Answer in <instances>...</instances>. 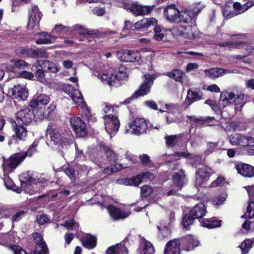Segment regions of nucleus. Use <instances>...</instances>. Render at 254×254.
I'll list each match as a JSON object with an SVG mask.
<instances>
[{"mask_svg": "<svg viewBox=\"0 0 254 254\" xmlns=\"http://www.w3.org/2000/svg\"><path fill=\"white\" fill-rule=\"evenodd\" d=\"M164 12L167 19L172 23H188L190 22L195 16L194 11L191 9L180 11L176 7L175 5L168 6L165 9Z\"/></svg>", "mask_w": 254, "mask_h": 254, "instance_id": "f257e3e1", "label": "nucleus"}, {"mask_svg": "<svg viewBox=\"0 0 254 254\" xmlns=\"http://www.w3.org/2000/svg\"><path fill=\"white\" fill-rule=\"evenodd\" d=\"M47 136L50 138V140L48 139L47 143L49 145H55L58 146H61L62 147L71 143L73 138L68 129L65 130L64 132L57 129H49Z\"/></svg>", "mask_w": 254, "mask_h": 254, "instance_id": "f03ea898", "label": "nucleus"}, {"mask_svg": "<svg viewBox=\"0 0 254 254\" xmlns=\"http://www.w3.org/2000/svg\"><path fill=\"white\" fill-rule=\"evenodd\" d=\"M19 180L22 188L26 193L31 194L34 193V191L31 190L32 185L39 184L41 189H43L47 185L46 180L41 174L31 173L29 172L22 173L19 176Z\"/></svg>", "mask_w": 254, "mask_h": 254, "instance_id": "7ed1b4c3", "label": "nucleus"}, {"mask_svg": "<svg viewBox=\"0 0 254 254\" xmlns=\"http://www.w3.org/2000/svg\"><path fill=\"white\" fill-rule=\"evenodd\" d=\"M246 35L244 34L233 35L232 36V40H236L234 43L226 42L219 44V45L221 46H232L243 49L244 51L242 55L236 56L239 58H242L250 55H254V46H252L244 41V40L246 39Z\"/></svg>", "mask_w": 254, "mask_h": 254, "instance_id": "20e7f679", "label": "nucleus"}, {"mask_svg": "<svg viewBox=\"0 0 254 254\" xmlns=\"http://www.w3.org/2000/svg\"><path fill=\"white\" fill-rule=\"evenodd\" d=\"M244 97L245 95L242 93H240L236 96L232 92H223L220 95L219 104L220 107L224 108L228 103L235 104V109L241 110L245 104Z\"/></svg>", "mask_w": 254, "mask_h": 254, "instance_id": "39448f33", "label": "nucleus"}, {"mask_svg": "<svg viewBox=\"0 0 254 254\" xmlns=\"http://www.w3.org/2000/svg\"><path fill=\"white\" fill-rule=\"evenodd\" d=\"M148 122L142 118H136L125 127V133L140 135L145 133L148 129Z\"/></svg>", "mask_w": 254, "mask_h": 254, "instance_id": "423d86ee", "label": "nucleus"}, {"mask_svg": "<svg viewBox=\"0 0 254 254\" xmlns=\"http://www.w3.org/2000/svg\"><path fill=\"white\" fill-rule=\"evenodd\" d=\"M26 156V153L21 152L12 154L8 159L4 160L2 164L4 175H7L10 172L15 169Z\"/></svg>", "mask_w": 254, "mask_h": 254, "instance_id": "0eeeda50", "label": "nucleus"}, {"mask_svg": "<svg viewBox=\"0 0 254 254\" xmlns=\"http://www.w3.org/2000/svg\"><path fill=\"white\" fill-rule=\"evenodd\" d=\"M105 128L107 133L111 135L115 134L118 131L120 123L116 115L109 114L103 117Z\"/></svg>", "mask_w": 254, "mask_h": 254, "instance_id": "6e6552de", "label": "nucleus"}, {"mask_svg": "<svg viewBox=\"0 0 254 254\" xmlns=\"http://www.w3.org/2000/svg\"><path fill=\"white\" fill-rule=\"evenodd\" d=\"M118 154H117L114 151L110 149H107L105 152L106 157L108 159L109 161L111 163H115V164L114 166H110L107 168L105 169L104 172L106 174H110L113 172H117L123 168L128 167L127 166H123L121 164L116 163V161L118 160Z\"/></svg>", "mask_w": 254, "mask_h": 254, "instance_id": "1a4fd4ad", "label": "nucleus"}, {"mask_svg": "<svg viewBox=\"0 0 254 254\" xmlns=\"http://www.w3.org/2000/svg\"><path fill=\"white\" fill-rule=\"evenodd\" d=\"M229 140L232 145L254 146V138L245 136L240 133H235L229 136Z\"/></svg>", "mask_w": 254, "mask_h": 254, "instance_id": "9d476101", "label": "nucleus"}, {"mask_svg": "<svg viewBox=\"0 0 254 254\" xmlns=\"http://www.w3.org/2000/svg\"><path fill=\"white\" fill-rule=\"evenodd\" d=\"M254 5V2L251 1H249L243 5L238 2H236L233 4L234 11L228 12L226 10H224L223 11L224 16L225 17L226 19H230L232 17L244 13Z\"/></svg>", "mask_w": 254, "mask_h": 254, "instance_id": "9b49d317", "label": "nucleus"}, {"mask_svg": "<svg viewBox=\"0 0 254 254\" xmlns=\"http://www.w3.org/2000/svg\"><path fill=\"white\" fill-rule=\"evenodd\" d=\"M144 77L145 80L140 85V89L131 97L130 99L137 98L139 96L146 95L149 92L150 87L153 84L155 76L154 75L147 74H145Z\"/></svg>", "mask_w": 254, "mask_h": 254, "instance_id": "f8f14e48", "label": "nucleus"}, {"mask_svg": "<svg viewBox=\"0 0 254 254\" xmlns=\"http://www.w3.org/2000/svg\"><path fill=\"white\" fill-rule=\"evenodd\" d=\"M154 6L143 5L137 2L126 6V8L136 16L148 14L154 8Z\"/></svg>", "mask_w": 254, "mask_h": 254, "instance_id": "ddd939ff", "label": "nucleus"}, {"mask_svg": "<svg viewBox=\"0 0 254 254\" xmlns=\"http://www.w3.org/2000/svg\"><path fill=\"white\" fill-rule=\"evenodd\" d=\"M34 118V110L25 109L17 112L16 121L14 123V125H28L32 121Z\"/></svg>", "mask_w": 254, "mask_h": 254, "instance_id": "4468645a", "label": "nucleus"}, {"mask_svg": "<svg viewBox=\"0 0 254 254\" xmlns=\"http://www.w3.org/2000/svg\"><path fill=\"white\" fill-rule=\"evenodd\" d=\"M174 32L184 38L193 39L197 35V28L190 25L179 26L174 29Z\"/></svg>", "mask_w": 254, "mask_h": 254, "instance_id": "2eb2a0df", "label": "nucleus"}, {"mask_svg": "<svg viewBox=\"0 0 254 254\" xmlns=\"http://www.w3.org/2000/svg\"><path fill=\"white\" fill-rule=\"evenodd\" d=\"M117 57L121 61L124 62H134L140 59L139 53L136 51L120 50L117 53Z\"/></svg>", "mask_w": 254, "mask_h": 254, "instance_id": "dca6fc26", "label": "nucleus"}, {"mask_svg": "<svg viewBox=\"0 0 254 254\" xmlns=\"http://www.w3.org/2000/svg\"><path fill=\"white\" fill-rule=\"evenodd\" d=\"M212 173L213 171L210 167L205 166L199 167L196 172V185L198 186L203 185Z\"/></svg>", "mask_w": 254, "mask_h": 254, "instance_id": "f3484780", "label": "nucleus"}, {"mask_svg": "<svg viewBox=\"0 0 254 254\" xmlns=\"http://www.w3.org/2000/svg\"><path fill=\"white\" fill-rule=\"evenodd\" d=\"M8 94L14 99L25 100L28 97V91L24 85L17 84L9 90Z\"/></svg>", "mask_w": 254, "mask_h": 254, "instance_id": "a211bd4d", "label": "nucleus"}, {"mask_svg": "<svg viewBox=\"0 0 254 254\" xmlns=\"http://www.w3.org/2000/svg\"><path fill=\"white\" fill-rule=\"evenodd\" d=\"M184 178L185 174L182 170H180L176 173L173 177L174 183V188L168 191L167 194L165 193H163L162 194V196H164L166 195L167 196L174 195L176 193L177 191L180 190L184 184Z\"/></svg>", "mask_w": 254, "mask_h": 254, "instance_id": "6ab92c4d", "label": "nucleus"}, {"mask_svg": "<svg viewBox=\"0 0 254 254\" xmlns=\"http://www.w3.org/2000/svg\"><path fill=\"white\" fill-rule=\"evenodd\" d=\"M70 124L76 132L79 137H84L87 134V129L85 124L77 117H74L70 119Z\"/></svg>", "mask_w": 254, "mask_h": 254, "instance_id": "aec40b11", "label": "nucleus"}, {"mask_svg": "<svg viewBox=\"0 0 254 254\" xmlns=\"http://www.w3.org/2000/svg\"><path fill=\"white\" fill-rule=\"evenodd\" d=\"M42 14L37 6L32 7L30 12L29 19L27 25L29 29H33L38 27L39 22L42 18Z\"/></svg>", "mask_w": 254, "mask_h": 254, "instance_id": "412c9836", "label": "nucleus"}, {"mask_svg": "<svg viewBox=\"0 0 254 254\" xmlns=\"http://www.w3.org/2000/svg\"><path fill=\"white\" fill-rule=\"evenodd\" d=\"M33 70L35 72L34 75L37 80L48 85L52 84V80L45 77V72L46 71L44 68L39 65V61L33 64Z\"/></svg>", "mask_w": 254, "mask_h": 254, "instance_id": "4be33fe9", "label": "nucleus"}, {"mask_svg": "<svg viewBox=\"0 0 254 254\" xmlns=\"http://www.w3.org/2000/svg\"><path fill=\"white\" fill-rule=\"evenodd\" d=\"M33 237L36 243L33 254H47L48 248L45 242L43 241L41 234L36 233L33 234Z\"/></svg>", "mask_w": 254, "mask_h": 254, "instance_id": "5701e85b", "label": "nucleus"}, {"mask_svg": "<svg viewBox=\"0 0 254 254\" xmlns=\"http://www.w3.org/2000/svg\"><path fill=\"white\" fill-rule=\"evenodd\" d=\"M128 243V240L125 239L120 244L109 247L106 252V254H127L128 252L126 245Z\"/></svg>", "mask_w": 254, "mask_h": 254, "instance_id": "b1692460", "label": "nucleus"}, {"mask_svg": "<svg viewBox=\"0 0 254 254\" xmlns=\"http://www.w3.org/2000/svg\"><path fill=\"white\" fill-rule=\"evenodd\" d=\"M235 168L238 173L244 177L254 176V167L248 164L240 163L235 165Z\"/></svg>", "mask_w": 254, "mask_h": 254, "instance_id": "393cba45", "label": "nucleus"}, {"mask_svg": "<svg viewBox=\"0 0 254 254\" xmlns=\"http://www.w3.org/2000/svg\"><path fill=\"white\" fill-rule=\"evenodd\" d=\"M157 23V20L154 18H144L135 23L133 26L136 30H143L148 28L151 26L156 25Z\"/></svg>", "mask_w": 254, "mask_h": 254, "instance_id": "a878e982", "label": "nucleus"}, {"mask_svg": "<svg viewBox=\"0 0 254 254\" xmlns=\"http://www.w3.org/2000/svg\"><path fill=\"white\" fill-rule=\"evenodd\" d=\"M181 243L174 239L168 242L164 250V254H180Z\"/></svg>", "mask_w": 254, "mask_h": 254, "instance_id": "bb28decb", "label": "nucleus"}, {"mask_svg": "<svg viewBox=\"0 0 254 254\" xmlns=\"http://www.w3.org/2000/svg\"><path fill=\"white\" fill-rule=\"evenodd\" d=\"M107 209L111 217L115 220L125 219L128 217L130 214L129 212L121 211L113 205L108 206Z\"/></svg>", "mask_w": 254, "mask_h": 254, "instance_id": "cd10ccee", "label": "nucleus"}, {"mask_svg": "<svg viewBox=\"0 0 254 254\" xmlns=\"http://www.w3.org/2000/svg\"><path fill=\"white\" fill-rule=\"evenodd\" d=\"M202 94L200 92L191 90L189 89L187 92V95L184 101V105L188 107L193 103L201 99Z\"/></svg>", "mask_w": 254, "mask_h": 254, "instance_id": "c85d7f7f", "label": "nucleus"}, {"mask_svg": "<svg viewBox=\"0 0 254 254\" xmlns=\"http://www.w3.org/2000/svg\"><path fill=\"white\" fill-rule=\"evenodd\" d=\"M205 75L210 78H218L226 74L230 73L229 70L222 68L214 67L209 69L204 70Z\"/></svg>", "mask_w": 254, "mask_h": 254, "instance_id": "c756f323", "label": "nucleus"}, {"mask_svg": "<svg viewBox=\"0 0 254 254\" xmlns=\"http://www.w3.org/2000/svg\"><path fill=\"white\" fill-rule=\"evenodd\" d=\"M206 212L205 206L202 203L197 204L190 211L191 216L194 219L202 217L205 215Z\"/></svg>", "mask_w": 254, "mask_h": 254, "instance_id": "7c9ffc66", "label": "nucleus"}, {"mask_svg": "<svg viewBox=\"0 0 254 254\" xmlns=\"http://www.w3.org/2000/svg\"><path fill=\"white\" fill-rule=\"evenodd\" d=\"M39 65L41 68H44L46 71H48L53 73L58 72L60 70L55 63L48 60H42L39 61Z\"/></svg>", "mask_w": 254, "mask_h": 254, "instance_id": "2f4dec72", "label": "nucleus"}, {"mask_svg": "<svg viewBox=\"0 0 254 254\" xmlns=\"http://www.w3.org/2000/svg\"><path fill=\"white\" fill-rule=\"evenodd\" d=\"M139 249L142 250L144 254H153L155 251L152 244L144 238L140 239Z\"/></svg>", "mask_w": 254, "mask_h": 254, "instance_id": "473e14b6", "label": "nucleus"}, {"mask_svg": "<svg viewBox=\"0 0 254 254\" xmlns=\"http://www.w3.org/2000/svg\"><path fill=\"white\" fill-rule=\"evenodd\" d=\"M50 102V98L45 94H41L36 98L33 99L30 102L32 107H36L40 105H45Z\"/></svg>", "mask_w": 254, "mask_h": 254, "instance_id": "72a5a7b5", "label": "nucleus"}, {"mask_svg": "<svg viewBox=\"0 0 254 254\" xmlns=\"http://www.w3.org/2000/svg\"><path fill=\"white\" fill-rule=\"evenodd\" d=\"M27 65L26 62L21 60L12 59L8 63L7 69L11 71H14L16 69H22Z\"/></svg>", "mask_w": 254, "mask_h": 254, "instance_id": "f704fd0d", "label": "nucleus"}, {"mask_svg": "<svg viewBox=\"0 0 254 254\" xmlns=\"http://www.w3.org/2000/svg\"><path fill=\"white\" fill-rule=\"evenodd\" d=\"M70 96L75 104L78 105L80 107H84L85 103L83 97L80 91L77 89H74L72 91Z\"/></svg>", "mask_w": 254, "mask_h": 254, "instance_id": "c9c22d12", "label": "nucleus"}, {"mask_svg": "<svg viewBox=\"0 0 254 254\" xmlns=\"http://www.w3.org/2000/svg\"><path fill=\"white\" fill-rule=\"evenodd\" d=\"M127 69L123 65H120L119 67L118 71L113 75V79L115 81V85H116V81H121L125 80L127 79Z\"/></svg>", "mask_w": 254, "mask_h": 254, "instance_id": "e433bc0d", "label": "nucleus"}, {"mask_svg": "<svg viewBox=\"0 0 254 254\" xmlns=\"http://www.w3.org/2000/svg\"><path fill=\"white\" fill-rule=\"evenodd\" d=\"M254 246V238L252 239H246L242 242L238 250L242 252L241 254H246Z\"/></svg>", "mask_w": 254, "mask_h": 254, "instance_id": "4c0bfd02", "label": "nucleus"}, {"mask_svg": "<svg viewBox=\"0 0 254 254\" xmlns=\"http://www.w3.org/2000/svg\"><path fill=\"white\" fill-rule=\"evenodd\" d=\"M15 134L17 138L20 140H24L27 135V129L21 125H12Z\"/></svg>", "mask_w": 254, "mask_h": 254, "instance_id": "58836bf2", "label": "nucleus"}, {"mask_svg": "<svg viewBox=\"0 0 254 254\" xmlns=\"http://www.w3.org/2000/svg\"><path fill=\"white\" fill-rule=\"evenodd\" d=\"M183 242L187 244L186 248H185V249L188 251L192 250L194 247L199 245V241L195 239L194 237L191 235L187 236L183 240Z\"/></svg>", "mask_w": 254, "mask_h": 254, "instance_id": "ea45409f", "label": "nucleus"}, {"mask_svg": "<svg viewBox=\"0 0 254 254\" xmlns=\"http://www.w3.org/2000/svg\"><path fill=\"white\" fill-rule=\"evenodd\" d=\"M39 38L36 40L37 44H46L54 42V38L52 35H48L46 32H42L39 35Z\"/></svg>", "mask_w": 254, "mask_h": 254, "instance_id": "a19ab883", "label": "nucleus"}, {"mask_svg": "<svg viewBox=\"0 0 254 254\" xmlns=\"http://www.w3.org/2000/svg\"><path fill=\"white\" fill-rule=\"evenodd\" d=\"M96 239L89 234H86L83 238V246L87 249H91L96 246Z\"/></svg>", "mask_w": 254, "mask_h": 254, "instance_id": "79ce46f5", "label": "nucleus"}, {"mask_svg": "<svg viewBox=\"0 0 254 254\" xmlns=\"http://www.w3.org/2000/svg\"><path fill=\"white\" fill-rule=\"evenodd\" d=\"M221 221L215 218L211 219H203L201 222V225L208 228H214L221 225Z\"/></svg>", "mask_w": 254, "mask_h": 254, "instance_id": "37998d69", "label": "nucleus"}, {"mask_svg": "<svg viewBox=\"0 0 254 254\" xmlns=\"http://www.w3.org/2000/svg\"><path fill=\"white\" fill-rule=\"evenodd\" d=\"M143 182L140 174L133 177L131 178L126 179L124 181V184L126 186H138Z\"/></svg>", "mask_w": 254, "mask_h": 254, "instance_id": "c03bdc74", "label": "nucleus"}, {"mask_svg": "<svg viewBox=\"0 0 254 254\" xmlns=\"http://www.w3.org/2000/svg\"><path fill=\"white\" fill-rule=\"evenodd\" d=\"M184 73L181 70L175 69L167 73V76L177 82H181Z\"/></svg>", "mask_w": 254, "mask_h": 254, "instance_id": "a18cd8bd", "label": "nucleus"}, {"mask_svg": "<svg viewBox=\"0 0 254 254\" xmlns=\"http://www.w3.org/2000/svg\"><path fill=\"white\" fill-rule=\"evenodd\" d=\"M67 31V28L62 25H57L52 30V34L55 40L59 36H63Z\"/></svg>", "mask_w": 254, "mask_h": 254, "instance_id": "49530a36", "label": "nucleus"}, {"mask_svg": "<svg viewBox=\"0 0 254 254\" xmlns=\"http://www.w3.org/2000/svg\"><path fill=\"white\" fill-rule=\"evenodd\" d=\"M98 76L103 82L107 84L110 86H115V81L114 79H113V75H111L103 72L101 74H98Z\"/></svg>", "mask_w": 254, "mask_h": 254, "instance_id": "de8ad7c7", "label": "nucleus"}, {"mask_svg": "<svg viewBox=\"0 0 254 254\" xmlns=\"http://www.w3.org/2000/svg\"><path fill=\"white\" fill-rule=\"evenodd\" d=\"M78 33L83 35L85 37L88 38L98 34V31L95 30H89L81 27L77 30Z\"/></svg>", "mask_w": 254, "mask_h": 254, "instance_id": "09e8293b", "label": "nucleus"}, {"mask_svg": "<svg viewBox=\"0 0 254 254\" xmlns=\"http://www.w3.org/2000/svg\"><path fill=\"white\" fill-rule=\"evenodd\" d=\"M133 27L132 22L129 20H126L125 21V26L121 32L122 37H126L130 35L129 30L131 29Z\"/></svg>", "mask_w": 254, "mask_h": 254, "instance_id": "8fccbe9b", "label": "nucleus"}, {"mask_svg": "<svg viewBox=\"0 0 254 254\" xmlns=\"http://www.w3.org/2000/svg\"><path fill=\"white\" fill-rule=\"evenodd\" d=\"M194 219H195L191 216V215L189 212V214H187L183 218L182 224L183 227L186 229H189L190 225L192 223Z\"/></svg>", "mask_w": 254, "mask_h": 254, "instance_id": "3c124183", "label": "nucleus"}, {"mask_svg": "<svg viewBox=\"0 0 254 254\" xmlns=\"http://www.w3.org/2000/svg\"><path fill=\"white\" fill-rule=\"evenodd\" d=\"M245 217L248 218H252L254 217V199L249 201L247 210L245 214Z\"/></svg>", "mask_w": 254, "mask_h": 254, "instance_id": "603ef678", "label": "nucleus"}, {"mask_svg": "<svg viewBox=\"0 0 254 254\" xmlns=\"http://www.w3.org/2000/svg\"><path fill=\"white\" fill-rule=\"evenodd\" d=\"M181 157H183L185 158H192V156L191 154H189L188 152H177V153H175L174 154L169 155V157L173 160H178Z\"/></svg>", "mask_w": 254, "mask_h": 254, "instance_id": "864d4df0", "label": "nucleus"}, {"mask_svg": "<svg viewBox=\"0 0 254 254\" xmlns=\"http://www.w3.org/2000/svg\"><path fill=\"white\" fill-rule=\"evenodd\" d=\"M153 191V188L147 185H144L140 188V194L142 197H146Z\"/></svg>", "mask_w": 254, "mask_h": 254, "instance_id": "5fc2aeb1", "label": "nucleus"}, {"mask_svg": "<svg viewBox=\"0 0 254 254\" xmlns=\"http://www.w3.org/2000/svg\"><path fill=\"white\" fill-rule=\"evenodd\" d=\"M165 139L167 146L173 147L177 142V135H167L165 137Z\"/></svg>", "mask_w": 254, "mask_h": 254, "instance_id": "6e6d98bb", "label": "nucleus"}, {"mask_svg": "<svg viewBox=\"0 0 254 254\" xmlns=\"http://www.w3.org/2000/svg\"><path fill=\"white\" fill-rule=\"evenodd\" d=\"M62 225L68 229H71L72 227H74L75 229L78 228V224L73 219L65 221Z\"/></svg>", "mask_w": 254, "mask_h": 254, "instance_id": "4d7b16f0", "label": "nucleus"}, {"mask_svg": "<svg viewBox=\"0 0 254 254\" xmlns=\"http://www.w3.org/2000/svg\"><path fill=\"white\" fill-rule=\"evenodd\" d=\"M154 38L157 41H161L164 37V34L161 33V29L159 26H156L154 28Z\"/></svg>", "mask_w": 254, "mask_h": 254, "instance_id": "13d9d810", "label": "nucleus"}, {"mask_svg": "<svg viewBox=\"0 0 254 254\" xmlns=\"http://www.w3.org/2000/svg\"><path fill=\"white\" fill-rule=\"evenodd\" d=\"M51 217L46 214H42L37 217V221L40 225H44L50 221Z\"/></svg>", "mask_w": 254, "mask_h": 254, "instance_id": "bf43d9fd", "label": "nucleus"}, {"mask_svg": "<svg viewBox=\"0 0 254 254\" xmlns=\"http://www.w3.org/2000/svg\"><path fill=\"white\" fill-rule=\"evenodd\" d=\"M187 118H188L190 121L199 124H202V121H207L208 120L211 119L210 118H203V117H197L194 116H187Z\"/></svg>", "mask_w": 254, "mask_h": 254, "instance_id": "052dcab7", "label": "nucleus"}, {"mask_svg": "<svg viewBox=\"0 0 254 254\" xmlns=\"http://www.w3.org/2000/svg\"><path fill=\"white\" fill-rule=\"evenodd\" d=\"M26 211L24 210H20L17 212L12 217L13 221H19L25 215Z\"/></svg>", "mask_w": 254, "mask_h": 254, "instance_id": "680f3d73", "label": "nucleus"}, {"mask_svg": "<svg viewBox=\"0 0 254 254\" xmlns=\"http://www.w3.org/2000/svg\"><path fill=\"white\" fill-rule=\"evenodd\" d=\"M245 188L249 195V200L251 201L254 200V186H247Z\"/></svg>", "mask_w": 254, "mask_h": 254, "instance_id": "e2e57ef3", "label": "nucleus"}, {"mask_svg": "<svg viewBox=\"0 0 254 254\" xmlns=\"http://www.w3.org/2000/svg\"><path fill=\"white\" fill-rule=\"evenodd\" d=\"M39 144V142L37 140H35L33 142L32 144L30 146L27 152H25L27 155L31 156L32 155V152H35L36 151V148L38 146Z\"/></svg>", "mask_w": 254, "mask_h": 254, "instance_id": "0e129e2a", "label": "nucleus"}, {"mask_svg": "<svg viewBox=\"0 0 254 254\" xmlns=\"http://www.w3.org/2000/svg\"><path fill=\"white\" fill-rule=\"evenodd\" d=\"M19 75L21 77L28 79H32L34 77V74L33 73L26 70L20 72Z\"/></svg>", "mask_w": 254, "mask_h": 254, "instance_id": "69168bd1", "label": "nucleus"}, {"mask_svg": "<svg viewBox=\"0 0 254 254\" xmlns=\"http://www.w3.org/2000/svg\"><path fill=\"white\" fill-rule=\"evenodd\" d=\"M64 173L72 181L75 179V172L73 169L71 168H67L65 170Z\"/></svg>", "mask_w": 254, "mask_h": 254, "instance_id": "338daca9", "label": "nucleus"}, {"mask_svg": "<svg viewBox=\"0 0 254 254\" xmlns=\"http://www.w3.org/2000/svg\"><path fill=\"white\" fill-rule=\"evenodd\" d=\"M225 200V197L219 196L214 198L213 200V204L216 206L221 205Z\"/></svg>", "mask_w": 254, "mask_h": 254, "instance_id": "774afa93", "label": "nucleus"}]
</instances>
